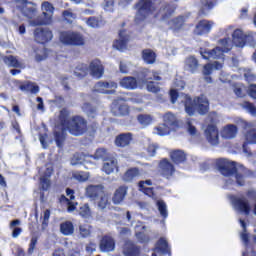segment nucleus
<instances>
[{
  "mask_svg": "<svg viewBox=\"0 0 256 256\" xmlns=\"http://www.w3.org/2000/svg\"><path fill=\"white\" fill-rule=\"evenodd\" d=\"M58 123L61 125V130L57 126L54 130L55 141L58 147L65 139V132L68 131L74 137H81L87 131V120L81 116H71V112L67 109H62L58 115Z\"/></svg>",
  "mask_w": 256,
  "mask_h": 256,
  "instance_id": "f257e3e1",
  "label": "nucleus"
},
{
  "mask_svg": "<svg viewBox=\"0 0 256 256\" xmlns=\"http://www.w3.org/2000/svg\"><path fill=\"white\" fill-rule=\"evenodd\" d=\"M170 99L173 104L177 103V101L178 103H183L186 113L190 116L195 115V111H198L200 115H205L209 111V100L205 96L191 100V97L185 94L179 96L177 90L172 89L170 91Z\"/></svg>",
  "mask_w": 256,
  "mask_h": 256,
  "instance_id": "f03ea898",
  "label": "nucleus"
},
{
  "mask_svg": "<svg viewBox=\"0 0 256 256\" xmlns=\"http://www.w3.org/2000/svg\"><path fill=\"white\" fill-rule=\"evenodd\" d=\"M216 169L224 177H228L226 180L227 185H233V179H235L237 185L243 187L245 185V178L242 176L237 167H235V162H231L227 159H218L216 161Z\"/></svg>",
  "mask_w": 256,
  "mask_h": 256,
  "instance_id": "7ed1b4c3",
  "label": "nucleus"
},
{
  "mask_svg": "<svg viewBox=\"0 0 256 256\" xmlns=\"http://www.w3.org/2000/svg\"><path fill=\"white\" fill-rule=\"evenodd\" d=\"M217 47L212 50H200L203 59H224L225 53H229L233 49L231 38H223L218 41Z\"/></svg>",
  "mask_w": 256,
  "mask_h": 256,
  "instance_id": "20e7f679",
  "label": "nucleus"
},
{
  "mask_svg": "<svg viewBox=\"0 0 256 256\" xmlns=\"http://www.w3.org/2000/svg\"><path fill=\"white\" fill-rule=\"evenodd\" d=\"M217 122V113L212 112L209 114L207 118L208 124L206 129L204 130V135L210 143V145H219V130L217 129V126L215 123Z\"/></svg>",
  "mask_w": 256,
  "mask_h": 256,
  "instance_id": "39448f33",
  "label": "nucleus"
},
{
  "mask_svg": "<svg viewBox=\"0 0 256 256\" xmlns=\"http://www.w3.org/2000/svg\"><path fill=\"white\" fill-rule=\"evenodd\" d=\"M59 41L62 45L81 47L85 45V38L79 32L62 31L59 34Z\"/></svg>",
  "mask_w": 256,
  "mask_h": 256,
  "instance_id": "423d86ee",
  "label": "nucleus"
},
{
  "mask_svg": "<svg viewBox=\"0 0 256 256\" xmlns=\"http://www.w3.org/2000/svg\"><path fill=\"white\" fill-rule=\"evenodd\" d=\"M136 9L135 22L141 23V21H145L157 9V6L153 4V0H140L136 4Z\"/></svg>",
  "mask_w": 256,
  "mask_h": 256,
  "instance_id": "0eeeda50",
  "label": "nucleus"
},
{
  "mask_svg": "<svg viewBox=\"0 0 256 256\" xmlns=\"http://www.w3.org/2000/svg\"><path fill=\"white\" fill-rule=\"evenodd\" d=\"M41 11L44 17L43 20H31L30 25L32 27H36L37 25H51L53 23V12L55 11V7L50 2H43L41 4Z\"/></svg>",
  "mask_w": 256,
  "mask_h": 256,
  "instance_id": "6e6552de",
  "label": "nucleus"
},
{
  "mask_svg": "<svg viewBox=\"0 0 256 256\" xmlns=\"http://www.w3.org/2000/svg\"><path fill=\"white\" fill-rule=\"evenodd\" d=\"M245 142L243 144V152L249 157L251 155V150L247 145H256V128L253 123H246Z\"/></svg>",
  "mask_w": 256,
  "mask_h": 256,
  "instance_id": "1a4fd4ad",
  "label": "nucleus"
},
{
  "mask_svg": "<svg viewBox=\"0 0 256 256\" xmlns=\"http://www.w3.org/2000/svg\"><path fill=\"white\" fill-rule=\"evenodd\" d=\"M158 172L165 179H171V176L175 175V166L167 158H164L158 164Z\"/></svg>",
  "mask_w": 256,
  "mask_h": 256,
  "instance_id": "9d476101",
  "label": "nucleus"
},
{
  "mask_svg": "<svg viewBox=\"0 0 256 256\" xmlns=\"http://www.w3.org/2000/svg\"><path fill=\"white\" fill-rule=\"evenodd\" d=\"M34 39L37 43H49L53 39V31L45 27H39L34 30Z\"/></svg>",
  "mask_w": 256,
  "mask_h": 256,
  "instance_id": "9b49d317",
  "label": "nucleus"
},
{
  "mask_svg": "<svg viewBox=\"0 0 256 256\" xmlns=\"http://www.w3.org/2000/svg\"><path fill=\"white\" fill-rule=\"evenodd\" d=\"M51 175H53V164L45 165L44 171L40 177V187L43 191H47L51 187Z\"/></svg>",
  "mask_w": 256,
  "mask_h": 256,
  "instance_id": "f8f14e48",
  "label": "nucleus"
},
{
  "mask_svg": "<svg viewBox=\"0 0 256 256\" xmlns=\"http://www.w3.org/2000/svg\"><path fill=\"white\" fill-rule=\"evenodd\" d=\"M111 112L115 115V117H123L125 115H129V106L125 104L123 99H118L112 103Z\"/></svg>",
  "mask_w": 256,
  "mask_h": 256,
  "instance_id": "ddd939ff",
  "label": "nucleus"
},
{
  "mask_svg": "<svg viewBox=\"0 0 256 256\" xmlns=\"http://www.w3.org/2000/svg\"><path fill=\"white\" fill-rule=\"evenodd\" d=\"M115 89H117V83L100 81L95 84L93 91L95 93L113 94V93H115Z\"/></svg>",
  "mask_w": 256,
  "mask_h": 256,
  "instance_id": "4468645a",
  "label": "nucleus"
},
{
  "mask_svg": "<svg viewBox=\"0 0 256 256\" xmlns=\"http://www.w3.org/2000/svg\"><path fill=\"white\" fill-rule=\"evenodd\" d=\"M89 73L92 77H95V79H101L103 77V73H105V68L103 67V64L101 63V60L94 59L89 64Z\"/></svg>",
  "mask_w": 256,
  "mask_h": 256,
  "instance_id": "2eb2a0df",
  "label": "nucleus"
},
{
  "mask_svg": "<svg viewBox=\"0 0 256 256\" xmlns=\"http://www.w3.org/2000/svg\"><path fill=\"white\" fill-rule=\"evenodd\" d=\"M99 249L102 253H111L115 251V239L109 235L103 236L99 243Z\"/></svg>",
  "mask_w": 256,
  "mask_h": 256,
  "instance_id": "dca6fc26",
  "label": "nucleus"
},
{
  "mask_svg": "<svg viewBox=\"0 0 256 256\" xmlns=\"http://www.w3.org/2000/svg\"><path fill=\"white\" fill-rule=\"evenodd\" d=\"M129 33H127V31L125 30H121L119 32V37L117 40H115L113 47H115V49H117L118 51H123V49L127 48V43H129Z\"/></svg>",
  "mask_w": 256,
  "mask_h": 256,
  "instance_id": "f3484780",
  "label": "nucleus"
},
{
  "mask_svg": "<svg viewBox=\"0 0 256 256\" xmlns=\"http://www.w3.org/2000/svg\"><path fill=\"white\" fill-rule=\"evenodd\" d=\"M234 203V209L236 211H239L240 213H245L246 215H249L251 213V206H249V200L246 198H236L233 201Z\"/></svg>",
  "mask_w": 256,
  "mask_h": 256,
  "instance_id": "a211bd4d",
  "label": "nucleus"
},
{
  "mask_svg": "<svg viewBox=\"0 0 256 256\" xmlns=\"http://www.w3.org/2000/svg\"><path fill=\"white\" fill-rule=\"evenodd\" d=\"M238 131L239 129L235 124H228L221 129L220 135L223 139H235Z\"/></svg>",
  "mask_w": 256,
  "mask_h": 256,
  "instance_id": "6ab92c4d",
  "label": "nucleus"
},
{
  "mask_svg": "<svg viewBox=\"0 0 256 256\" xmlns=\"http://www.w3.org/2000/svg\"><path fill=\"white\" fill-rule=\"evenodd\" d=\"M213 27V22L209 20H201L194 29L195 35H206Z\"/></svg>",
  "mask_w": 256,
  "mask_h": 256,
  "instance_id": "aec40b11",
  "label": "nucleus"
},
{
  "mask_svg": "<svg viewBox=\"0 0 256 256\" xmlns=\"http://www.w3.org/2000/svg\"><path fill=\"white\" fill-rule=\"evenodd\" d=\"M245 36L246 34L243 33V30L236 29L232 33V47L235 45V47H245Z\"/></svg>",
  "mask_w": 256,
  "mask_h": 256,
  "instance_id": "412c9836",
  "label": "nucleus"
},
{
  "mask_svg": "<svg viewBox=\"0 0 256 256\" xmlns=\"http://www.w3.org/2000/svg\"><path fill=\"white\" fill-rule=\"evenodd\" d=\"M128 189L129 188L127 186H120L118 189H116L112 197V202L114 205H121V203H123L125 197H127Z\"/></svg>",
  "mask_w": 256,
  "mask_h": 256,
  "instance_id": "4be33fe9",
  "label": "nucleus"
},
{
  "mask_svg": "<svg viewBox=\"0 0 256 256\" xmlns=\"http://www.w3.org/2000/svg\"><path fill=\"white\" fill-rule=\"evenodd\" d=\"M199 69V60L194 56H189L184 60V71L195 73Z\"/></svg>",
  "mask_w": 256,
  "mask_h": 256,
  "instance_id": "5701e85b",
  "label": "nucleus"
},
{
  "mask_svg": "<svg viewBox=\"0 0 256 256\" xmlns=\"http://www.w3.org/2000/svg\"><path fill=\"white\" fill-rule=\"evenodd\" d=\"M123 255L125 256H140L141 248L133 242H126L123 249Z\"/></svg>",
  "mask_w": 256,
  "mask_h": 256,
  "instance_id": "b1692460",
  "label": "nucleus"
},
{
  "mask_svg": "<svg viewBox=\"0 0 256 256\" xmlns=\"http://www.w3.org/2000/svg\"><path fill=\"white\" fill-rule=\"evenodd\" d=\"M100 195H103V187L100 185H90L86 188V197H89L92 201H95Z\"/></svg>",
  "mask_w": 256,
  "mask_h": 256,
  "instance_id": "393cba45",
  "label": "nucleus"
},
{
  "mask_svg": "<svg viewBox=\"0 0 256 256\" xmlns=\"http://www.w3.org/2000/svg\"><path fill=\"white\" fill-rule=\"evenodd\" d=\"M176 6L175 4H163L160 8L159 15L163 21H167L173 13H175Z\"/></svg>",
  "mask_w": 256,
  "mask_h": 256,
  "instance_id": "a878e982",
  "label": "nucleus"
},
{
  "mask_svg": "<svg viewBox=\"0 0 256 256\" xmlns=\"http://www.w3.org/2000/svg\"><path fill=\"white\" fill-rule=\"evenodd\" d=\"M171 249L169 248V244L167 243V239L160 238L156 243V247L154 249V253L152 256H157V253H170Z\"/></svg>",
  "mask_w": 256,
  "mask_h": 256,
  "instance_id": "bb28decb",
  "label": "nucleus"
},
{
  "mask_svg": "<svg viewBox=\"0 0 256 256\" xmlns=\"http://www.w3.org/2000/svg\"><path fill=\"white\" fill-rule=\"evenodd\" d=\"M120 87H123V89H137V79L133 76H126L122 78L119 82Z\"/></svg>",
  "mask_w": 256,
  "mask_h": 256,
  "instance_id": "cd10ccee",
  "label": "nucleus"
},
{
  "mask_svg": "<svg viewBox=\"0 0 256 256\" xmlns=\"http://www.w3.org/2000/svg\"><path fill=\"white\" fill-rule=\"evenodd\" d=\"M220 69H223V63L215 61L204 65L202 73L204 76H209L213 71H219Z\"/></svg>",
  "mask_w": 256,
  "mask_h": 256,
  "instance_id": "c85d7f7f",
  "label": "nucleus"
},
{
  "mask_svg": "<svg viewBox=\"0 0 256 256\" xmlns=\"http://www.w3.org/2000/svg\"><path fill=\"white\" fill-rule=\"evenodd\" d=\"M164 125L169 127H179V121L177 120V117L175 114L168 112L163 116Z\"/></svg>",
  "mask_w": 256,
  "mask_h": 256,
  "instance_id": "c756f323",
  "label": "nucleus"
},
{
  "mask_svg": "<svg viewBox=\"0 0 256 256\" xmlns=\"http://www.w3.org/2000/svg\"><path fill=\"white\" fill-rule=\"evenodd\" d=\"M87 73H89V66L83 63L78 64L73 71V74L77 77V79H83V77H87Z\"/></svg>",
  "mask_w": 256,
  "mask_h": 256,
  "instance_id": "7c9ffc66",
  "label": "nucleus"
},
{
  "mask_svg": "<svg viewBox=\"0 0 256 256\" xmlns=\"http://www.w3.org/2000/svg\"><path fill=\"white\" fill-rule=\"evenodd\" d=\"M119 171V166H117V160L116 159H109L107 160L103 165V171L106 173V175H111L114 171Z\"/></svg>",
  "mask_w": 256,
  "mask_h": 256,
  "instance_id": "2f4dec72",
  "label": "nucleus"
},
{
  "mask_svg": "<svg viewBox=\"0 0 256 256\" xmlns=\"http://www.w3.org/2000/svg\"><path fill=\"white\" fill-rule=\"evenodd\" d=\"M16 9H18V11H21V13H23L25 17H28V19H34L35 15H37V8L35 7H27V5H16Z\"/></svg>",
  "mask_w": 256,
  "mask_h": 256,
  "instance_id": "473e14b6",
  "label": "nucleus"
},
{
  "mask_svg": "<svg viewBox=\"0 0 256 256\" xmlns=\"http://www.w3.org/2000/svg\"><path fill=\"white\" fill-rule=\"evenodd\" d=\"M131 133H126V134H120L116 140L115 143L117 147H127L129 143H131Z\"/></svg>",
  "mask_w": 256,
  "mask_h": 256,
  "instance_id": "72a5a7b5",
  "label": "nucleus"
},
{
  "mask_svg": "<svg viewBox=\"0 0 256 256\" xmlns=\"http://www.w3.org/2000/svg\"><path fill=\"white\" fill-rule=\"evenodd\" d=\"M75 231V226H73V223L71 221H66L60 224V232L62 235H73Z\"/></svg>",
  "mask_w": 256,
  "mask_h": 256,
  "instance_id": "f704fd0d",
  "label": "nucleus"
},
{
  "mask_svg": "<svg viewBox=\"0 0 256 256\" xmlns=\"http://www.w3.org/2000/svg\"><path fill=\"white\" fill-rule=\"evenodd\" d=\"M139 175H140L139 168H130L124 173L123 180L126 182H130V181H133L135 177H139Z\"/></svg>",
  "mask_w": 256,
  "mask_h": 256,
  "instance_id": "c9c22d12",
  "label": "nucleus"
},
{
  "mask_svg": "<svg viewBox=\"0 0 256 256\" xmlns=\"http://www.w3.org/2000/svg\"><path fill=\"white\" fill-rule=\"evenodd\" d=\"M89 156L84 153H76L71 159V165H83V163H88L87 158Z\"/></svg>",
  "mask_w": 256,
  "mask_h": 256,
  "instance_id": "e433bc0d",
  "label": "nucleus"
},
{
  "mask_svg": "<svg viewBox=\"0 0 256 256\" xmlns=\"http://www.w3.org/2000/svg\"><path fill=\"white\" fill-rule=\"evenodd\" d=\"M170 157L176 165H179V163H183L186 159L185 152L181 150H176L170 154Z\"/></svg>",
  "mask_w": 256,
  "mask_h": 256,
  "instance_id": "4c0bfd02",
  "label": "nucleus"
},
{
  "mask_svg": "<svg viewBox=\"0 0 256 256\" xmlns=\"http://www.w3.org/2000/svg\"><path fill=\"white\" fill-rule=\"evenodd\" d=\"M19 89L21 91H28L30 93L36 94L39 91V86L33 82H26L20 85Z\"/></svg>",
  "mask_w": 256,
  "mask_h": 256,
  "instance_id": "58836bf2",
  "label": "nucleus"
},
{
  "mask_svg": "<svg viewBox=\"0 0 256 256\" xmlns=\"http://www.w3.org/2000/svg\"><path fill=\"white\" fill-rule=\"evenodd\" d=\"M137 121L142 127H148L153 122V116L149 114H140L137 116Z\"/></svg>",
  "mask_w": 256,
  "mask_h": 256,
  "instance_id": "ea45409f",
  "label": "nucleus"
},
{
  "mask_svg": "<svg viewBox=\"0 0 256 256\" xmlns=\"http://www.w3.org/2000/svg\"><path fill=\"white\" fill-rule=\"evenodd\" d=\"M184 23H185V18H183V16H179L170 20L168 22V25L170 26V29H174L175 31H177V29H179L182 25H184Z\"/></svg>",
  "mask_w": 256,
  "mask_h": 256,
  "instance_id": "a19ab883",
  "label": "nucleus"
},
{
  "mask_svg": "<svg viewBox=\"0 0 256 256\" xmlns=\"http://www.w3.org/2000/svg\"><path fill=\"white\" fill-rule=\"evenodd\" d=\"M17 225H21V221L19 220H13L11 223H10V229H12V237L14 239H17L18 236L21 235L23 229L17 227Z\"/></svg>",
  "mask_w": 256,
  "mask_h": 256,
  "instance_id": "79ce46f5",
  "label": "nucleus"
},
{
  "mask_svg": "<svg viewBox=\"0 0 256 256\" xmlns=\"http://www.w3.org/2000/svg\"><path fill=\"white\" fill-rule=\"evenodd\" d=\"M79 236L82 239H87V237H91V226L88 224H80L79 225Z\"/></svg>",
  "mask_w": 256,
  "mask_h": 256,
  "instance_id": "37998d69",
  "label": "nucleus"
},
{
  "mask_svg": "<svg viewBox=\"0 0 256 256\" xmlns=\"http://www.w3.org/2000/svg\"><path fill=\"white\" fill-rule=\"evenodd\" d=\"M82 109L84 111V113H86V115H88V117H92L95 118V115H97V108L93 105H91L90 103H85L82 106Z\"/></svg>",
  "mask_w": 256,
  "mask_h": 256,
  "instance_id": "c03bdc74",
  "label": "nucleus"
},
{
  "mask_svg": "<svg viewBox=\"0 0 256 256\" xmlns=\"http://www.w3.org/2000/svg\"><path fill=\"white\" fill-rule=\"evenodd\" d=\"M154 133L163 137L171 133V128L169 126H166L165 124H160L159 126L154 128Z\"/></svg>",
  "mask_w": 256,
  "mask_h": 256,
  "instance_id": "a18cd8bd",
  "label": "nucleus"
},
{
  "mask_svg": "<svg viewBox=\"0 0 256 256\" xmlns=\"http://www.w3.org/2000/svg\"><path fill=\"white\" fill-rule=\"evenodd\" d=\"M156 205L158 207V211L161 215V217H163L164 219H167L169 213L167 212V204H165V202L163 200H158L156 202Z\"/></svg>",
  "mask_w": 256,
  "mask_h": 256,
  "instance_id": "49530a36",
  "label": "nucleus"
},
{
  "mask_svg": "<svg viewBox=\"0 0 256 256\" xmlns=\"http://www.w3.org/2000/svg\"><path fill=\"white\" fill-rule=\"evenodd\" d=\"M143 59L145 63L153 65L155 63V53L149 49L143 51Z\"/></svg>",
  "mask_w": 256,
  "mask_h": 256,
  "instance_id": "de8ad7c7",
  "label": "nucleus"
},
{
  "mask_svg": "<svg viewBox=\"0 0 256 256\" xmlns=\"http://www.w3.org/2000/svg\"><path fill=\"white\" fill-rule=\"evenodd\" d=\"M3 61L8 67H20L21 65L15 56H5Z\"/></svg>",
  "mask_w": 256,
  "mask_h": 256,
  "instance_id": "09e8293b",
  "label": "nucleus"
},
{
  "mask_svg": "<svg viewBox=\"0 0 256 256\" xmlns=\"http://www.w3.org/2000/svg\"><path fill=\"white\" fill-rule=\"evenodd\" d=\"M93 159H107L109 157V153L105 148H99L96 150L94 155H90Z\"/></svg>",
  "mask_w": 256,
  "mask_h": 256,
  "instance_id": "8fccbe9b",
  "label": "nucleus"
},
{
  "mask_svg": "<svg viewBox=\"0 0 256 256\" xmlns=\"http://www.w3.org/2000/svg\"><path fill=\"white\" fill-rule=\"evenodd\" d=\"M98 208L103 211V209H107V207L110 205V202H109V196L107 195H102L100 197V199L98 200Z\"/></svg>",
  "mask_w": 256,
  "mask_h": 256,
  "instance_id": "3c124183",
  "label": "nucleus"
},
{
  "mask_svg": "<svg viewBox=\"0 0 256 256\" xmlns=\"http://www.w3.org/2000/svg\"><path fill=\"white\" fill-rule=\"evenodd\" d=\"M79 215L85 219H89V217H91V208L89 207V204H84L80 207Z\"/></svg>",
  "mask_w": 256,
  "mask_h": 256,
  "instance_id": "603ef678",
  "label": "nucleus"
},
{
  "mask_svg": "<svg viewBox=\"0 0 256 256\" xmlns=\"http://www.w3.org/2000/svg\"><path fill=\"white\" fill-rule=\"evenodd\" d=\"M86 25L88 27H91L92 29H97V27H100V22L99 19L95 18V17H89L84 19Z\"/></svg>",
  "mask_w": 256,
  "mask_h": 256,
  "instance_id": "864d4df0",
  "label": "nucleus"
},
{
  "mask_svg": "<svg viewBox=\"0 0 256 256\" xmlns=\"http://www.w3.org/2000/svg\"><path fill=\"white\" fill-rule=\"evenodd\" d=\"M62 15L66 23H73V21L77 19V15L73 13L71 10L64 11Z\"/></svg>",
  "mask_w": 256,
  "mask_h": 256,
  "instance_id": "5fc2aeb1",
  "label": "nucleus"
},
{
  "mask_svg": "<svg viewBox=\"0 0 256 256\" xmlns=\"http://www.w3.org/2000/svg\"><path fill=\"white\" fill-rule=\"evenodd\" d=\"M242 109H245L250 115H253L255 117L256 115V107L255 105L249 103V102H243L240 104Z\"/></svg>",
  "mask_w": 256,
  "mask_h": 256,
  "instance_id": "6e6d98bb",
  "label": "nucleus"
},
{
  "mask_svg": "<svg viewBox=\"0 0 256 256\" xmlns=\"http://www.w3.org/2000/svg\"><path fill=\"white\" fill-rule=\"evenodd\" d=\"M146 88L149 93H159V91H161V87H159V84L153 81H148Z\"/></svg>",
  "mask_w": 256,
  "mask_h": 256,
  "instance_id": "4d7b16f0",
  "label": "nucleus"
},
{
  "mask_svg": "<svg viewBox=\"0 0 256 256\" xmlns=\"http://www.w3.org/2000/svg\"><path fill=\"white\" fill-rule=\"evenodd\" d=\"M240 225L244 229V232L241 233V239L244 245H247L249 243V234H247V228L245 225V221H243V219H240Z\"/></svg>",
  "mask_w": 256,
  "mask_h": 256,
  "instance_id": "13d9d810",
  "label": "nucleus"
},
{
  "mask_svg": "<svg viewBox=\"0 0 256 256\" xmlns=\"http://www.w3.org/2000/svg\"><path fill=\"white\" fill-rule=\"evenodd\" d=\"M136 238L140 243H149L151 241L149 234H145V232L136 233Z\"/></svg>",
  "mask_w": 256,
  "mask_h": 256,
  "instance_id": "bf43d9fd",
  "label": "nucleus"
},
{
  "mask_svg": "<svg viewBox=\"0 0 256 256\" xmlns=\"http://www.w3.org/2000/svg\"><path fill=\"white\" fill-rule=\"evenodd\" d=\"M74 179H76L77 181H87V179H89V173L88 172H76L73 175Z\"/></svg>",
  "mask_w": 256,
  "mask_h": 256,
  "instance_id": "052dcab7",
  "label": "nucleus"
},
{
  "mask_svg": "<svg viewBox=\"0 0 256 256\" xmlns=\"http://www.w3.org/2000/svg\"><path fill=\"white\" fill-rule=\"evenodd\" d=\"M47 59V49L42 47V49L36 51V61H43Z\"/></svg>",
  "mask_w": 256,
  "mask_h": 256,
  "instance_id": "680f3d73",
  "label": "nucleus"
},
{
  "mask_svg": "<svg viewBox=\"0 0 256 256\" xmlns=\"http://www.w3.org/2000/svg\"><path fill=\"white\" fill-rule=\"evenodd\" d=\"M234 93L237 97H243L245 95V86L241 84L234 85Z\"/></svg>",
  "mask_w": 256,
  "mask_h": 256,
  "instance_id": "e2e57ef3",
  "label": "nucleus"
},
{
  "mask_svg": "<svg viewBox=\"0 0 256 256\" xmlns=\"http://www.w3.org/2000/svg\"><path fill=\"white\" fill-rule=\"evenodd\" d=\"M244 41L245 45H250V47H255L256 45V40L253 34H246Z\"/></svg>",
  "mask_w": 256,
  "mask_h": 256,
  "instance_id": "0e129e2a",
  "label": "nucleus"
},
{
  "mask_svg": "<svg viewBox=\"0 0 256 256\" xmlns=\"http://www.w3.org/2000/svg\"><path fill=\"white\" fill-rule=\"evenodd\" d=\"M209 9H213V0H203L202 1V11H209Z\"/></svg>",
  "mask_w": 256,
  "mask_h": 256,
  "instance_id": "69168bd1",
  "label": "nucleus"
},
{
  "mask_svg": "<svg viewBox=\"0 0 256 256\" xmlns=\"http://www.w3.org/2000/svg\"><path fill=\"white\" fill-rule=\"evenodd\" d=\"M152 73L153 71H150L149 69H144L142 71L143 79L146 83L153 80V77L151 76Z\"/></svg>",
  "mask_w": 256,
  "mask_h": 256,
  "instance_id": "338daca9",
  "label": "nucleus"
},
{
  "mask_svg": "<svg viewBox=\"0 0 256 256\" xmlns=\"http://www.w3.org/2000/svg\"><path fill=\"white\" fill-rule=\"evenodd\" d=\"M244 77L248 82L255 81V74L251 70H244Z\"/></svg>",
  "mask_w": 256,
  "mask_h": 256,
  "instance_id": "774afa93",
  "label": "nucleus"
}]
</instances>
